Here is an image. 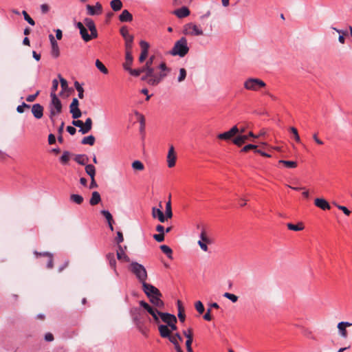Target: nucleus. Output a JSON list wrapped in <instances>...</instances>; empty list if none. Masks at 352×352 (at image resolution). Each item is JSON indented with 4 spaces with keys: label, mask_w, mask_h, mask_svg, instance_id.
I'll list each match as a JSON object with an SVG mask.
<instances>
[{
    "label": "nucleus",
    "mask_w": 352,
    "mask_h": 352,
    "mask_svg": "<svg viewBox=\"0 0 352 352\" xmlns=\"http://www.w3.org/2000/svg\"><path fill=\"white\" fill-rule=\"evenodd\" d=\"M189 52L188 42L186 37H182L174 44L173 47L170 51L172 56H179L180 57L185 56Z\"/></svg>",
    "instance_id": "obj_1"
},
{
    "label": "nucleus",
    "mask_w": 352,
    "mask_h": 352,
    "mask_svg": "<svg viewBox=\"0 0 352 352\" xmlns=\"http://www.w3.org/2000/svg\"><path fill=\"white\" fill-rule=\"evenodd\" d=\"M129 270L135 276L140 283H146L148 275L146 268L137 262H132L129 266Z\"/></svg>",
    "instance_id": "obj_2"
},
{
    "label": "nucleus",
    "mask_w": 352,
    "mask_h": 352,
    "mask_svg": "<svg viewBox=\"0 0 352 352\" xmlns=\"http://www.w3.org/2000/svg\"><path fill=\"white\" fill-rule=\"evenodd\" d=\"M51 102L49 104L50 109V118L54 122V116L60 114L62 112V103L60 99L57 97L56 94H50Z\"/></svg>",
    "instance_id": "obj_3"
},
{
    "label": "nucleus",
    "mask_w": 352,
    "mask_h": 352,
    "mask_svg": "<svg viewBox=\"0 0 352 352\" xmlns=\"http://www.w3.org/2000/svg\"><path fill=\"white\" fill-rule=\"evenodd\" d=\"M158 68L161 72L160 73H155V76L150 80V85L155 86L158 85L170 72V69L166 66L164 62H162L159 65Z\"/></svg>",
    "instance_id": "obj_4"
},
{
    "label": "nucleus",
    "mask_w": 352,
    "mask_h": 352,
    "mask_svg": "<svg viewBox=\"0 0 352 352\" xmlns=\"http://www.w3.org/2000/svg\"><path fill=\"white\" fill-rule=\"evenodd\" d=\"M244 88L250 91H258L260 88L265 87L266 84L259 78H250L244 82Z\"/></svg>",
    "instance_id": "obj_5"
},
{
    "label": "nucleus",
    "mask_w": 352,
    "mask_h": 352,
    "mask_svg": "<svg viewBox=\"0 0 352 352\" xmlns=\"http://www.w3.org/2000/svg\"><path fill=\"white\" fill-rule=\"evenodd\" d=\"M183 33L185 35L201 36L204 34L202 29L193 23H186L184 26Z\"/></svg>",
    "instance_id": "obj_6"
},
{
    "label": "nucleus",
    "mask_w": 352,
    "mask_h": 352,
    "mask_svg": "<svg viewBox=\"0 0 352 352\" xmlns=\"http://www.w3.org/2000/svg\"><path fill=\"white\" fill-rule=\"evenodd\" d=\"M142 289L149 299L155 296H162V293L157 287L146 282L142 284Z\"/></svg>",
    "instance_id": "obj_7"
},
{
    "label": "nucleus",
    "mask_w": 352,
    "mask_h": 352,
    "mask_svg": "<svg viewBox=\"0 0 352 352\" xmlns=\"http://www.w3.org/2000/svg\"><path fill=\"white\" fill-rule=\"evenodd\" d=\"M79 102L77 98H73L72 103L69 105V111L72 114L73 119H78L81 117L82 112L78 108Z\"/></svg>",
    "instance_id": "obj_8"
},
{
    "label": "nucleus",
    "mask_w": 352,
    "mask_h": 352,
    "mask_svg": "<svg viewBox=\"0 0 352 352\" xmlns=\"http://www.w3.org/2000/svg\"><path fill=\"white\" fill-rule=\"evenodd\" d=\"M239 133V128L236 125L233 126L229 131H226L222 133H219L217 135V138L223 140H230L232 138H233L235 135Z\"/></svg>",
    "instance_id": "obj_9"
},
{
    "label": "nucleus",
    "mask_w": 352,
    "mask_h": 352,
    "mask_svg": "<svg viewBox=\"0 0 352 352\" xmlns=\"http://www.w3.org/2000/svg\"><path fill=\"white\" fill-rule=\"evenodd\" d=\"M86 8L87 14L91 16L99 15L102 12V5L99 2H97L95 6L88 4L86 6Z\"/></svg>",
    "instance_id": "obj_10"
},
{
    "label": "nucleus",
    "mask_w": 352,
    "mask_h": 352,
    "mask_svg": "<svg viewBox=\"0 0 352 352\" xmlns=\"http://www.w3.org/2000/svg\"><path fill=\"white\" fill-rule=\"evenodd\" d=\"M140 45L141 47V54L139 57V61L140 63H143L148 56L149 44L146 41H141Z\"/></svg>",
    "instance_id": "obj_11"
},
{
    "label": "nucleus",
    "mask_w": 352,
    "mask_h": 352,
    "mask_svg": "<svg viewBox=\"0 0 352 352\" xmlns=\"http://www.w3.org/2000/svg\"><path fill=\"white\" fill-rule=\"evenodd\" d=\"M49 38L52 45L51 54L54 58H56L60 56L58 44L52 34L49 35Z\"/></svg>",
    "instance_id": "obj_12"
},
{
    "label": "nucleus",
    "mask_w": 352,
    "mask_h": 352,
    "mask_svg": "<svg viewBox=\"0 0 352 352\" xmlns=\"http://www.w3.org/2000/svg\"><path fill=\"white\" fill-rule=\"evenodd\" d=\"M84 24L91 32L92 36H94V38H97L98 32L94 21L90 18H85L84 19Z\"/></svg>",
    "instance_id": "obj_13"
},
{
    "label": "nucleus",
    "mask_w": 352,
    "mask_h": 352,
    "mask_svg": "<svg viewBox=\"0 0 352 352\" xmlns=\"http://www.w3.org/2000/svg\"><path fill=\"white\" fill-rule=\"evenodd\" d=\"M176 162V155L173 146H170L167 155V163L169 168L175 166Z\"/></svg>",
    "instance_id": "obj_14"
},
{
    "label": "nucleus",
    "mask_w": 352,
    "mask_h": 352,
    "mask_svg": "<svg viewBox=\"0 0 352 352\" xmlns=\"http://www.w3.org/2000/svg\"><path fill=\"white\" fill-rule=\"evenodd\" d=\"M160 318H161L164 322L166 323L167 325L172 322H177V321L175 315L168 313L162 312L160 314Z\"/></svg>",
    "instance_id": "obj_15"
},
{
    "label": "nucleus",
    "mask_w": 352,
    "mask_h": 352,
    "mask_svg": "<svg viewBox=\"0 0 352 352\" xmlns=\"http://www.w3.org/2000/svg\"><path fill=\"white\" fill-rule=\"evenodd\" d=\"M32 113L36 119H40L43 116V107L38 103L34 104L32 107Z\"/></svg>",
    "instance_id": "obj_16"
},
{
    "label": "nucleus",
    "mask_w": 352,
    "mask_h": 352,
    "mask_svg": "<svg viewBox=\"0 0 352 352\" xmlns=\"http://www.w3.org/2000/svg\"><path fill=\"white\" fill-rule=\"evenodd\" d=\"M314 204L316 206L323 210H329L331 208L329 204L323 198H316L314 200Z\"/></svg>",
    "instance_id": "obj_17"
},
{
    "label": "nucleus",
    "mask_w": 352,
    "mask_h": 352,
    "mask_svg": "<svg viewBox=\"0 0 352 352\" xmlns=\"http://www.w3.org/2000/svg\"><path fill=\"white\" fill-rule=\"evenodd\" d=\"M152 217L154 219H157L161 223L166 221V217L160 208L153 207L152 208Z\"/></svg>",
    "instance_id": "obj_18"
},
{
    "label": "nucleus",
    "mask_w": 352,
    "mask_h": 352,
    "mask_svg": "<svg viewBox=\"0 0 352 352\" xmlns=\"http://www.w3.org/2000/svg\"><path fill=\"white\" fill-rule=\"evenodd\" d=\"M173 13L178 18L182 19L190 14V10L187 7L183 6L181 8L174 10Z\"/></svg>",
    "instance_id": "obj_19"
},
{
    "label": "nucleus",
    "mask_w": 352,
    "mask_h": 352,
    "mask_svg": "<svg viewBox=\"0 0 352 352\" xmlns=\"http://www.w3.org/2000/svg\"><path fill=\"white\" fill-rule=\"evenodd\" d=\"M352 323L349 322H340L338 324V329L342 337L346 338L347 337V331L346 327H351Z\"/></svg>",
    "instance_id": "obj_20"
},
{
    "label": "nucleus",
    "mask_w": 352,
    "mask_h": 352,
    "mask_svg": "<svg viewBox=\"0 0 352 352\" xmlns=\"http://www.w3.org/2000/svg\"><path fill=\"white\" fill-rule=\"evenodd\" d=\"M117 258L122 262L128 263L130 261L129 257L125 254L124 250L120 245L118 247Z\"/></svg>",
    "instance_id": "obj_21"
},
{
    "label": "nucleus",
    "mask_w": 352,
    "mask_h": 352,
    "mask_svg": "<svg viewBox=\"0 0 352 352\" xmlns=\"http://www.w3.org/2000/svg\"><path fill=\"white\" fill-rule=\"evenodd\" d=\"M133 63V56L131 52H126L125 62L123 64V67L125 70L129 72L131 69V66Z\"/></svg>",
    "instance_id": "obj_22"
},
{
    "label": "nucleus",
    "mask_w": 352,
    "mask_h": 352,
    "mask_svg": "<svg viewBox=\"0 0 352 352\" xmlns=\"http://www.w3.org/2000/svg\"><path fill=\"white\" fill-rule=\"evenodd\" d=\"M119 20L121 22H131L133 21V15L127 10H124L119 16Z\"/></svg>",
    "instance_id": "obj_23"
},
{
    "label": "nucleus",
    "mask_w": 352,
    "mask_h": 352,
    "mask_svg": "<svg viewBox=\"0 0 352 352\" xmlns=\"http://www.w3.org/2000/svg\"><path fill=\"white\" fill-rule=\"evenodd\" d=\"M92 127V120L90 118L86 119L85 123H83V127L79 129V132L82 134H86L90 131Z\"/></svg>",
    "instance_id": "obj_24"
},
{
    "label": "nucleus",
    "mask_w": 352,
    "mask_h": 352,
    "mask_svg": "<svg viewBox=\"0 0 352 352\" xmlns=\"http://www.w3.org/2000/svg\"><path fill=\"white\" fill-rule=\"evenodd\" d=\"M107 260L109 261L110 267L113 270L115 273L118 275L116 270V260L113 253H108L106 256Z\"/></svg>",
    "instance_id": "obj_25"
},
{
    "label": "nucleus",
    "mask_w": 352,
    "mask_h": 352,
    "mask_svg": "<svg viewBox=\"0 0 352 352\" xmlns=\"http://www.w3.org/2000/svg\"><path fill=\"white\" fill-rule=\"evenodd\" d=\"M158 330L161 337L168 338L170 336V330L167 325L160 324L158 327Z\"/></svg>",
    "instance_id": "obj_26"
},
{
    "label": "nucleus",
    "mask_w": 352,
    "mask_h": 352,
    "mask_svg": "<svg viewBox=\"0 0 352 352\" xmlns=\"http://www.w3.org/2000/svg\"><path fill=\"white\" fill-rule=\"evenodd\" d=\"M248 139V136L246 135H239L232 140V142L238 146H241Z\"/></svg>",
    "instance_id": "obj_27"
},
{
    "label": "nucleus",
    "mask_w": 352,
    "mask_h": 352,
    "mask_svg": "<svg viewBox=\"0 0 352 352\" xmlns=\"http://www.w3.org/2000/svg\"><path fill=\"white\" fill-rule=\"evenodd\" d=\"M162 296H155L152 298L150 300V302L155 306L156 308L162 309L164 307V302L161 300Z\"/></svg>",
    "instance_id": "obj_28"
},
{
    "label": "nucleus",
    "mask_w": 352,
    "mask_h": 352,
    "mask_svg": "<svg viewBox=\"0 0 352 352\" xmlns=\"http://www.w3.org/2000/svg\"><path fill=\"white\" fill-rule=\"evenodd\" d=\"M100 201H101V197H100V195L99 194V192L97 191L93 192L91 194V197L89 201L90 205L95 206V205L99 204Z\"/></svg>",
    "instance_id": "obj_29"
},
{
    "label": "nucleus",
    "mask_w": 352,
    "mask_h": 352,
    "mask_svg": "<svg viewBox=\"0 0 352 352\" xmlns=\"http://www.w3.org/2000/svg\"><path fill=\"white\" fill-rule=\"evenodd\" d=\"M110 6L113 11L118 12L122 9L123 4L121 0H112L110 2Z\"/></svg>",
    "instance_id": "obj_30"
},
{
    "label": "nucleus",
    "mask_w": 352,
    "mask_h": 352,
    "mask_svg": "<svg viewBox=\"0 0 352 352\" xmlns=\"http://www.w3.org/2000/svg\"><path fill=\"white\" fill-rule=\"evenodd\" d=\"M74 160L80 165H85L86 163L88 162L89 158L85 155H76L75 156Z\"/></svg>",
    "instance_id": "obj_31"
},
{
    "label": "nucleus",
    "mask_w": 352,
    "mask_h": 352,
    "mask_svg": "<svg viewBox=\"0 0 352 352\" xmlns=\"http://www.w3.org/2000/svg\"><path fill=\"white\" fill-rule=\"evenodd\" d=\"M177 307H178V318L179 320L184 322L185 321L186 315L184 314V310L182 306V302L180 300L177 301Z\"/></svg>",
    "instance_id": "obj_32"
},
{
    "label": "nucleus",
    "mask_w": 352,
    "mask_h": 352,
    "mask_svg": "<svg viewBox=\"0 0 352 352\" xmlns=\"http://www.w3.org/2000/svg\"><path fill=\"white\" fill-rule=\"evenodd\" d=\"M80 34L82 39L85 42H88V41H91L92 38H94V36H92L91 34H88L87 30L85 27H84V28H82L80 31Z\"/></svg>",
    "instance_id": "obj_33"
},
{
    "label": "nucleus",
    "mask_w": 352,
    "mask_h": 352,
    "mask_svg": "<svg viewBox=\"0 0 352 352\" xmlns=\"http://www.w3.org/2000/svg\"><path fill=\"white\" fill-rule=\"evenodd\" d=\"M147 71V69H146V67L144 66H142V67L139 68V69H130L129 70V74L133 76H135V77H138L142 73H144Z\"/></svg>",
    "instance_id": "obj_34"
},
{
    "label": "nucleus",
    "mask_w": 352,
    "mask_h": 352,
    "mask_svg": "<svg viewBox=\"0 0 352 352\" xmlns=\"http://www.w3.org/2000/svg\"><path fill=\"white\" fill-rule=\"evenodd\" d=\"M69 198L71 201L78 205H80L84 201L83 197L81 195L77 194H72Z\"/></svg>",
    "instance_id": "obj_35"
},
{
    "label": "nucleus",
    "mask_w": 352,
    "mask_h": 352,
    "mask_svg": "<svg viewBox=\"0 0 352 352\" xmlns=\"http://www.w3.org/2000/svg\"><path fill=\"white\" fill-rule=\"evenodd\" d=\"M133 38H134L133 36H128L127 38H124L125 41L126 52H131V49L133 47Z\"/></svg>",
    "instance_id": "obj_36"
},
{
    "label": "nucleus",
    "mask_w": 352,
    "mask_h": 352,
    "mask_svg": "<svg viewBox=\"0 0 352 352\" xmlns=\"http://www.w3.org/2000/svg\"><path fill=\"white\" fill-rule=\"evenodd\" d=\"M85 172L90 177V178L95 177L96 168L92 164H87L85 166Z\"/></svg>",
    "instance_id": "obj_37"
},
{
    "label": "nucleus",
    "mask_w": 352,
    "mask_h": 352,
    "mask_svg": "<svg viewBox=\"0 0 352 352\" xmlns=\"http://www.w3.org/2000/svg\"><path fill=\"white\" fill-rule=\"evenodd\" d=\"M160 250L168 256V258H173V251L170 247L166 245H162L160 246Z\"/></svg>",
    "instance_id": "obj_38"
},
{
    "label": "nucleus",
    "mask_w": 352,
    "mask_h": 352,
    "mask_svg": "<svg viewBox=\"0 0 352 352\" xmlns=\"http://www.w3.org/2000/svg\"><path fill=\"white\" fill-rule=\"evenodd\" d=\"M71 156V153L65 151L63 152L62 156L60 157V162L62 164H67L68 162L69 161Z\"/></svg>",
    "instance_id": "obj_39"
},
{
    "label": "nucleus",
    "mask_w": 352,
    "mask_h": 352,
    "mask_svg": "<svg viewBox=\"0 0 352 352\" xmlns=\"http://www.w3.org/2000/svg\"><path fill=\"white\" fill-rule=\"evenodd\" d=\"M95 137L92 135L85 137L82 138L81 143L82 144H89L90 146H92L95 143Z\"/></svg>",
    "instance_id": "obj_40"
},
{
    "label": "nucleus",
    "mask_w": 352,
    "mask_h": 352,
    "mask_svg": "<svg viewBox=\"0 0 352 352\" xmlns=\"http://www.w3.org/2000/svg\"><path fill=\"white\" fill-rule=\"evenodd\" d=\"M278 163L284 164L285 166L288 168H294L297 166V162L294 161H287L280 160L278 161Z\"/></svg>",
    "instance_id": "obj_41"
},
{
    "label": "nucleus",
    "mask_w": 352,
    "mask_h": 352,
    "mask_svg": "<svg viewBox=\"0 0 352 352\" xmlns=\"http://www.w3.org/2000/svg\"><path fill=\"white\" fill-rule=\"evenodd\" d=\"M145 74L142 76L141 80L143 81H146L148 84L149 85L150 80L155 76V72H151L149 73L148 70H147L146 72H144Z\"/></svg>",
    "instance_id": "obj_42"
},
{
    "label": "nucleus",
    "mask_w": 352,
    "mask_h": 352,
    "mask_svg": "<svg viewBox=\"0 0 352 352\" xmlns=\"http://www.w3.org/2000/svg\"><path fill=\"white\" fill-rule=\"evenodd\" d=\"M287 226L289 230H294V231H300V230H302L304 229V227H303L302 223H300L297 225H294L293 223H287Z\"/></svg>",
    "instance_id": "obj_43"
},
{
    "label": "nucleus",
    "mask_w": 352,
    "mask_h": 352,
    "mask_svg": "<svg viewBox=\"0 0 352 352\" xmlns=\"http://www.w3.org/2000/svg\"><path fill=\"white\" fill-rule=\"evenodd\" d=\"M96 67L104 74H108V69L104 64L98 59L96 60Z\"/></svg>",
    "instance_id": "obj_44"
},
{
    "label": "nucleus",
    "mask_w": 352,
    "mask_h": 352,
    "mask_svg": "<svg viewBox=\"0 0 352 352\" xmlns=\"http://www.w3.org/2000/svg\"><path fill=\"white\" fill-rule=\"evenodd\" d=\"M74 87H75L76 89L77 90V91L78 92V98L80 99L83 98L84 89L82 87V85L78 81H76L74 82Z\"/></svg>",
    "instance_id": "obj_45"
},
{
    "label": "nucleus",
    "mask_w": 352,
    "mask_h": 352,
    "mask_svg": "<svg viewBox=\"0 0 352 352\" xmlns=\"http://www.w3.org/2000/svg\"><path fill=\"white\" fill-rule=\"evenodd\" d=\"M155 58L154 56H151L146 62L145 65H144L147 70H148L149 73L151 72H154V68L152 67L153 60Z\"/></svg>",
    "instance_id": "obj_46"
},
{
    "label": "nucleus",
    "mask_w": 352,
    "mask_h": 352,
    "mask_svg": "<svg viewBox=\"0 0 352 352\" xmlns=\"http://www.w3.org/2000/svg\"><path fill=\"white\" fill-rule=\"evenodd\" d=\"M161 313H162V312H161V311H158V310L157 309V308H154V309H153V311H151V313L150 314L152 316V317H153V318L154 321H155L156 323H159V322H160V314H161Z\"/></svg>",
    "instance_id": "obj_47"
},
{
    "label": "nucleus",
    "mask_w": 352,
    "mask_h": 352,
    "mask_svg": "<svg viewBox=\"0 0 352 352\" xmlns=\"http://www.w3.org/2000/svg\"><path fill=\"white\" fill-rule=\"evenodd\" d=\"M132 168L136 170H143L144 168V164L139 160H135L132 163Z\"/></svg>",
    "instance_id": "obj_48"
},
{
    "label": "nucleus",
    "mask_w": 352,
    "mask_h": 352,
    "mask_svg": "<svg viewBox=\"0 0 352 352\" xmlns=\"http://www.w3.org/2000/svg\"><path fill=\"white\" fill-rule=\"evenodd\" d=\"M173 216L171 202L169 200L166 204V217L167 219H170Z\"/></svg>",
    "instance_id": "obj_49"
},
{
    "label": "nucleus",
    "mask_w": 352,
    "mask_h": 352,
    "mask_svg": "<svg viewBox=\"0 0 352 352\" xmlns=\"http://www.w3.org/2000/svg\"><path fill=\"white\" fill-rule=\"evenodd\" d=\"M140 305L143 307L148 314H151L154 307H151L144 300L140 301Z\"/></svg>",
    "instance_id": "obj_50"
},
{
    "label": "nucleus",
    "mask_w": 352,
    "mask_h": 352,
    "mask_svg": "<svg viewBox=\"0 0 352 352\" xmlns=\"http://www.w3.org/2000/svg\"><path fill=\"white\" fill-rule=\"evenodd\" d=\"M195 307L197 312L200 314H203L205 310L204 306L200 300H198L195 303Z\"/></svg>",
    "instance_id": "obj_51"
},
{
    "label": "nucleus",
    "mask_w": 352,
    "mask_h": 352,
    "mask_svg": "<svg viewBox=\"0 0 352 352\" xmlns=\"http://www.w3.org/2000/svg\"><path fill=\"white\" fill-rule=\"evenodd\" d=\"M333 30H334L335 31H336L337 32H338L340 34L339 37H338V41L340 43L343 44L344 43V41H345V38L344 37V35L346 34V32L344 31H342V30H338L336 28H332Z\"/></svg>",
    "instance_id": "obj_52"
},
{
    "label": "nucleus",
    "mask_w": 352,
    "mask_h": 352,
    "mask_svg": "<svg viewBox=\"0 0 352 352\" xmlns=\"http://www.w3.org/2000/svg\"><path fill=\"white\" fill-rule=\"evenodd\" d=\"M186 77V70L184 68H181L179 69V74L177 78V81L181 82L185 80Z\"/></svg>",
    "instance_id": "obj_53"
},
{
    "label": "nucleus",
    "mask_w": 352,
    "mask_h": 352,
    "mask_svg": "<svg viewBox=\"0 0 352 352\" xmlns=\"http://www.w3.org/2000/svg\"><path fill=\"white\" fill-rule=\"evenodd\" d=\"M22 14L23 15L24 19L31 25H34V21L30 16L28 12L25 10L22 12Z\"/></svg>",
    "instance_id": "obj_54"
},
{
    "label": "nucleus",
    "mask_w": 352,
    "mask_h": 352,
    "mask_svg": "<svg viewBox=\"0 0 352 352\" xmlns=\"http://www.w3.org/2000/svg\"><path fill=\"white\" fill-rule=\"evenodd\" d=\"M223 296V297L230 300L232 302H236L238 300V296L233 294L226 292Z\"/></svg>",
    "instance_id": "obj_55"
},
{
    "label": "nucleus",
    "mask_w": 352,
    "mask_h": 352,
    "mask_svg": "<svg viewBox=\"0 0 352 352\" xmlns=\"http://www.w3.org/2000/svg\"><path fill=\"white\" fill-rule=\"evenodd\" d=\"M100 212L105 217L108 223H110V221H113V217L109 211L102 210Z\"/></svg>",
    "instance_id": "obj_56"
},
{
    "label": "nucleus",
    "mask_w": 352,
    "mask_h": 352,
    "mask_svg": "<svg viewBox=\"0 0 352 352\" xmlns=\"http://www.w3.org/2000/svg\"><path fill=\"white\" fill-rule=\"evenodd\" d=\"M120 34L122 35V36L125 38H127L128 36H132L131 34H130L129 33V30L127 29L126 27L125 26H123L120 28Z\"/></svg>",
    "instance_id": "obj_57"
},
{
    "label": "nucleus",
    "mask_w": 352,
    "mask_h": 352,
    "mask_svg": "<svg viewBox=\"0 0 352 352\" xmlns=\"http://www.w3.org/2000/svg\"><path fill=\"white\" fill-rule=\"evenodd\" d=\"M289 130L294 134L295 140L297 142L300 143V136L298 135L297 129L295 127L292 126V127L289 128Z\"/></svg>",
    "instance_id": "obj_58"
},
{
    "label": "nucleus",
    "mask_w": 352,
    "mask_h": 352,
    "mask_svg": "<svg viewBox=\"0 0 352 352\" xmlns=\"http://www.w3.org/2000/svg\"><path fill=\"white\" fill-rule=\"evenodd\" d=\"M135 114L137 116L138 120L140 122L141 126H145V118H144V116L142 114H141L139 112H138V111H135Z\"/></svg>",
    "instance_id": "obj_59"
},
{
    "label": "nucleus",
    "mask_w": 352,
    "mask_h": 352,
    "mask_svg": "<svg viewBox=\"0 0 352 352\" xmlns=\"http://www.w3.org/2000/svg\"><path fill=\"white\" fill-rule=\"evenodd\" d=\"M256 148H257L256 145L249 144H247L245 146H243V148L241 150V152H248V151L252 150V149H254L255 151L256 149H257Z\"/></svg>",
    "instance_id": "obj_60"
},
{
    "label": "nucleus",
    "mask_w": 352,
    "mask_h": 352,
    "mask_svg": "<svg viewBox=\"0 0 352 352\" xmlns=\"http://www.w3.org/2000/svg\"><path fill=\"white\" fill-rule=\"evenodd\" d=\"M333 204L340 210H342L346 215L349 216L351 214V211L345 206L338 205L336 203Z\"/></svg>",
    "instance_id": "obj_61"
},
{
    "label": "nucleus",
    "mask_w": 352,
    "mask_h": 352,
    "mask_svg": "<svg viewBox=\"0 0 352 352\" xmlns=\"http://www.w3.org/2000/svg\"><path fill=\"white\" fill-rule=\"evenodd\" d=\"M30 106L29 104H25V102H23L22 104L19 105L16 108L17 112L22 113L24 112L25 109H29Z\"/></svg>",
    "instance_id": "obj_62"
},
{
    "label": "nucleus",
    "mask_w": 352,
    "mask_h": 352,
    "mask_svg": "<svg viewBox=\"0 0 352 352\" xmlns=\"http://www.w3.org/2000/svg\"><path fill=\"white\" fill-rule=\"evenodd\" d=\"M58 76L60 78V82L61 88H62L63 91H65L68 87L67 81L65 78H62L60 76V75H59Z\"/></svg>",
    "instance_id": "obj_63"
},
{
    "label": "nucleus",
    "mask_w": 352,
    "mask_h": 352,
    "mask_svg": "<svg viewBox=\"0 0 352 352\" xmlns=\"http://www.w3.org/2000/svg\"><path fill=\"white\" fill-rule=\"evenodd\" d=\"M124 241V237H123V234L122 233V232L120 231H118L117 232V236L116 237V243L118 244V245H120V243H121L122 242H123Z\"/></svg>",
    "instance_id": "obj_64"
}]
</instances>
